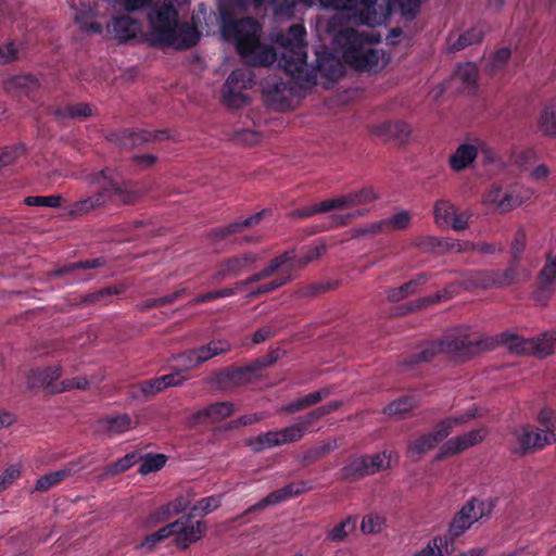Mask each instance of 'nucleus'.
Segmentation results:
<instances>
[{
    "instance_id": "nucleus-3",
    "label": "nucleus",
    "mask_w": 556,
    "mask_h": 556,
    "mask_svg": "<svg viewBox=\"0 0 556 556\" xmlns=\"http://www.w3.org/2000/svg\"><path fill=\"white\" fill-rule=\"evenodd\" d=\"M306 36L305 28L302 25H292L287 34L278 37L277 45L280 58L278 66L291 77L313 83L316 79V70L329 79H338L343 75V65L341 61L330 53H317L316 68L309 67L306 58Z\"/></svg>"
},
{
    "instance_id": "nucleus-55",
    "label": "nucleus",
    "mask_w": 556,
    "mask_h": 556,
    "mask_svg": "<svg viewBox=\"0 0 556 556\" xmlns=\"http://www.w3.org/2000/svg\"><path fill=\"white\" fill-rule=\"evenodd\" d=\"M21 471V464L9 466L0 476V492L12 485V483L20 478Z\"/></svg>"
},
{
    "instance_id": "nucleus-39",
    "label": "nucleus",
    "mask_w": 556,
    "mask_h": 556,
    "mask_svg": "<svg viewBox=\"0 0 556 556\" xmlns=\"http://www.w3.org/2000/svg\"><path fill=\"white\" fill-rule=\"evenodd\" d=\"M477 78V66L471 62L459 65L455 72V79L459 80L467 88L475 87Z\"/></svg>"
},
{
    "instance_id": "nucleus-9",
    "label": "nucleus",
    "mask_w": 556,
    "mask_h": 556,
    "mask_svg": "<svg viewBox=\"0 0 556 556\" xmlns=\"http://www.w3.org/2000/svg\"><path fill=\"white\" fill-rule=\"evenodd\" d=\"M556 442V433L541 428L517 426L510 433V445L515 453H528L542 450Z\"/></svg>"
},
{
    "instance_id": "nucleus-59",
    "label": "nucleus",
    "mask_w": 556,
    "mask_h": 556,
    "mask_svg": "<svg viewBox=\"0 0 556 556\" xmlns=\"http://www.w3.org/2000/svg\"><path fill=\"white\" fill-rule=\"evenodd\" d=\"M286 89V84L276 76L268 77L263 83V91L268 96H278Z\"/></svg>"
},
{
    "instance_id": "nucleus-45",
    "label": "nucleus",
    "mask_w": 556,
    "mask_h": 556,
    "mask_svg": "<svg viewBox=\"0 0 556 556\" xmlns=\"http://www.w3.org/2000/svg\"><path fill=\"white\" fill-rule=\"evenodd\" d=\"M381 233H387L384 219L368 223L353 230L355 238L375 237Z\"/></svg>"
},
{
    "instance_id": "nucleus-30",
    "label": "nucleus",
    "mask_w": 556,
    "mask_h": 556,
    "mask_svg": "<svg viewBox=\"0 0 556 556\" xmlns=\"http://www.w3.org/2000/svg\"><path fill=\"white\" fill-rule=\"evenodd\" d=\"M75 471L73 466H68L55 471H51L37 480L35 490L39 492H45L51 489L52 486L59 484L67 477H70Z\"/></svg>"
},
{
    "instance_id": "nucleus-20",
    "label": "nucleus",
    "mask_w": 556,
    "mask_h": 556,
    "mask_svg": "<svg viewBox=\"0 0 556 556\" xmlns=\"http://www.w3.org/2000/svg\"><path fill=\"white\" fill-rule=\"evenodd\" d=\"M306 490V484L303 482L290 483L281 489L274 491L273 493L268 494L266 497L261 500L258 503L248 508L245 510V515L256 510H261L267 506L285 502L289 498L302 494Z\"/></svg>"
},
{
    "instance_id": "nucleus-33",
    "label": "nucleus",
    "mask_w": 556,
    "mask_h": 556,
    "mask_svg": "<svg viewBox=\"0 0 556 556\" xmlns=\"http://www.w3.org/2000/svg\"><path fill=\"white\" fill-rule=\"evenodd\" d=\"M341 405V402L333 401L328 403L327 405L320 406L311 413H308L306 416L299 419V425H301L305 432L307 431V427L314 425L317 420L325 417L326 415H329L330 413L337 410Z\"/></svg>"
},
{
    "instance_id": "nucleus-61",
    "label": "nucleus",
    "mask_w": 556,
    "mask_h": 556,
    "mask_svg": "<svg viewBox=\"0 0 556 556\" xmlns=\"http://www.w3.org/2000/svg\"><path fill=\"white\" fill-rule=\"evenodd\" d=\"M382 523L381 517L368 515L363 518L361 528L364 533H375L381 530Z\"/></svg>"
},
{
    "instance_id": "nucleus-38",
    "label": "nucleus",
    "mask_w": 556,
    "mask_h": 556,
    "mask_svg": "<svg viewBox=\"0 0 556 556\" xmlns=\"http://www.w3.org/2000/svg\"><path fill=\"white\" fill-rule=\"evenodd\" d=\"M383 219L386 223L387 232L393 230H405L410 226L412 223V216L405 210L397 211L391 216Z\"/></svg>"
},
{
    "instance_id": "nucleus-62",
    "label": "nucleus",
    "mask_w": 556,
    "mask_h": 556,
    "mask_svg": "<svg viewBox=\"0 0 556 556\" xmlns=\"http://www.w3.org/2000/svg\"><path fill=\"white\" fill-rule=\"evenodd\" d=\"M211 354V357L227 353L231 349V344L227 340H212L206 345H204Z\"/></svg>"
},
{
    "instance_id": "nucleus-24",
    "label": "nucleus",
    "mask_w": 556,
    "mask_h": 556,
    "mask_svg": "<svg viewBox=\"0 0 556 556\" xmlns=\"http://www.w3.org/2000/svg\"><path fill=\"white\" fill-rule=\"evenodd\" d=\"M233 413V405L230 402H219L198 410L192 416L193 422H215Z\"/></svg>"
},
{
    "instance_id": "nucleus-51",
    "label": "nucleus",
    "mask_w": 556,
    "mask_h": 556,
    "mask_svg": "<svg viewBox=\"0 0 556 556\" xmlns=\"http://www.w3.org/2000/svg\"><path fill=\"white\" fill-rule=\"evenodd\" d=\"M25 203L29 206L59 207L62 203V197L56 194L27 197Z\"/></svg>"
},
{
    "instance_id": "nucleus-40",
    "label": "nucleus",
    "mask_w": 556,
    "mask_h": 556,
    "mask_svg": "<svg viewBox=\"0 0 556 556\" xmlns=\"http://www.w3.org/2000/svg\"><path fill=\"white\" fill-rule=\"evenodd\" d=\"M167 457L164 454H148L143 457L139 467L141 475L159 471L166 464Z\"/></svg>"
},
{
    "instance_id": "nucleus-37",
    "label": "nucleus",
    "mask_w": 556,
    "mask_h": 556,
    "mask_svg": "<svg viewBox=\"0 0 556 556\" xmlns=\"http://www.w3.org/2000/svg\"><path fill=\"white\" fill-rule=\"evenodd\" d=\"M426 280L427 277L425 275H420L417 279L410 280L399 288L390 290L388 298L391 301H400L408 294L414 293L419 286L426 282Z\"/></svg>"
},
{
    "instance_id": "nucleus-1",
    "label": "nucleus",
    "mask_w": 556,
    "mask_h": 556,
    "mask_svg": "<svg viewBox=\"0 0 556 556\" xmlns=\"http://www.w3.org/2000/svg\"><path fill=\"white\" fill-rule=\"evenodd\" d=\"M215 16L204 4H199L192 14V25L178 21V12L167 0L161 7H154L148 14L149 30H142L141 23L128 15H118L108 24L109 34L118 42L144 39L154 47L187 49L194 46L199 38L202 21Z\"/></svg>"
},
{
    "instance_id": "nucleus-56",
    "label": "nucleus",
    "mask_w": 556,
    "mask_h": 556,
    "mask_svg": "<svg viewBox=\"0 0 556 556\" xmlns=\"http://www.w3.org/2000/svg\"><path fill=\"white\" fill-rule=\"evenodd\" d=\"M538 421L543 427L544 431H552L556 433V415L549 408H543L538 415Z\"/></svg>"
},
{
    "instance_id": "nucleus-53",
    "label": "nucleus",
    "mask_w": 556,
    "mask_h": 556,
    "mask_svg": "<svg viewBox=\"0 0 556 556\" xmlns=\"http://www.w3.org/2000/svg\"><path fill=\"white\" fill-rule=\"evenodd\" d=\"M222 505V495H212L200 500L195 506L191 508L193 513L200 510L202 515H207L216 510Z\"/></svg>"
},
{
    "instance_id": "nucleus-5",
    "label": "nucleus",
    "mask_w": 556,
    "mask_h": 556,
    "mask_svg": "<svg viewBox=\"0 0 556 556\" xmlns=\"http://www.w3.org/2000/svg\"><path fill=\"white\" fill-rule=\"evenodd\" d=\"M491 342L483 339L478 332L463 327L450 331L443 340L426 344L422 350L414 356L413 363L431 362L438 354H446L456 359H466L472 355L489 350Z\"/></svg>"
},
{
    "instance_id": "nucleus-42",
    "label": "nucleus",
    "mask_w": 556,
    "mask_h": 556,
    "mask_svg": "<svg viewBox=\"0 0 556 556\" xmlns=\"http://www.w3.org/2000/svg\"><path fill=\"white\" fill-rule=\"evenodd\" d=\"M263 216V212L252 215L239 222H235L228 226L222 227L217 230L216 235L219 237H226L230 233H235L241 230L242 227H250L256 225Z\"/></svg>"
},
{
    "instance_id": "nucleus-26",
    "label": "nucleus",
    "mask_w": 556,
    "mask_h": 556,
    "mask_svg": "<svg viewBox=\"0 0 556 556\" xmlns=\"http://www.w3.org/2000/svg\"><path fill=\"white\" fill-rule=\"evenodd\" d=\"M492 505L480 498H471L460 509L459 514L469 525H473L478 520L491 513Z\"/></svg>"
},
{
    "instance_id": "nucleus-12",
    "label": "nucleus",
    "mask_w": 556,
    "mask_h": 556,
    "mask_svg": "<svg viewBox=\"0 0 556 556\" xmlns=\"http://www.w3.org/2000/svg\"><path fill=\"white\" fill-rule=\"evenodd\" d=\"M392 458L393 453L387 451L371 456L354 458L349 465L342 468L341 477L344 480H349L374 475L380 470L389 468L391 466Z\"/></svg>"
},
{
    "instance_id": "nucleus-22",
    "label": "nucleus",
    "mask_w": 556,
    "mask_h": 556,
    "mask_svg": "<svg viewBox=\"0 0 556 556\" xmlns=\"http://www.w3.org/2000/svg\"><path fill=\"white\" fill-rule=\"evenodd\" d=\"M371 132L383 140L404 143L410 136V127L402 121L382 122L371 127Z\"/></svg>"
},
{
    "instance_id": "nucleus-7",
    "label": "nucleus",
    "mask_w": 556,
    "mask_h": 556,
    "mask_svg": "<svg viewBox=\"0 0 556 556\" xmlns=\"http://www.w3.org/2000/svg\"><path fill=\"white\" fill-rule=\"evenodd\" d=\"M534 191L521 184L491 185L482 195L484 205L491 206L500 213L513 211L529 201Z\"/></svg>"
},
{
    "instance_id": "nucleus-13",
    "label": "nucleus",
    "mask_w": 556,
    "mask_h": 556,
    "mask_svg": "<svg viewBox=\"0 0 556 556\" xmlns=\"http://www.w3.org/2000/svg\"><path fill=\"white\" fill-rule=\"evenodd\" d=\"M479 152L484 155L488 162L496 160V153L484 141L475 139L471 142L459 144L451 154L448 164L454 172H462L475 162Z\"/></svg>"
},
{
    "instance_id": "nucleus-18",
    "label": "nucleus",
    "mask_w": 556,
    "mask_h": 556,
    "mask_svg": "<svg viewBox=\"0 0 556 556\" xmlns=\"http://www.w3.org/2000/svg\"><path fill=\"white\" fill-rule=\"evenodd\" d=\"M175 523H179V526L175 528V542L181 549H185L191 543L199 541L206 530V525L204 522H192L189 518H180L176 520Z\"/></svg>"
},
{
    "instance_id": "nucleus-36",
    "label": "nucleus",
    "mask_w": 556,
    "mask_h": 556,
    "mask_svg": "<svg viewBox=\"0 0 556 556\" xmlns=\"http://www.w3.org/2000/svg\"><path fill=\"white\" fill-rule=\"evenodd\" d=\"M164 390V384H162L160 378L147 380L134 386L132 397H151Z\"/></svg>"
},
{
    "instance_id": "nucleus-29",
    "label": "nucleus",
    "mask_w": 556,
    "mask_h": 556,
    "mask_svg": "<svg viewBox=\"0 0 556 556\" xmlns=\"http://www.w3.org/2000/svg\"><path fill=\"white\" fill-rule=\"evenodd\" d=\"M61 376V368L53 366L43 370H31L27 377V384L30 388L48 387Z\"/></svg>"
},
{
    "instance_id": "nucleus-44",
    "label": "nucleus",
    "mask_w": 556,
    "mask_h": 556,
    "mask_svg": "<svg viewBox=\"0 0 556 556\" xmlns=\"http://www.w3.org/2000/svg\"><path fill=\"white\" fill-rule=\"evenodd\" d=\"M471 525H469L464 518H462L460 514L457 513L452 519L448 531L444 536H447L450 540V548L454 549L453 543L454 540L465 533Z\"/></svg>"
},
{
    "instance_id": "nucleus-23",
    "label": "nucleus",
    "mask_w": 556,
    "mask_h": 556,
    "mask_svg": "<svg viewBox=\"0 0 556 556\" xmlns=\"http://www.w3.org/2000/svg\"><path fill=\"white\" fill-rule=\"evenodd\" d=\"M477 408L471 407L462 414H455L441 420L433 429L437 438L442 442L455 430L472 420L477 416Z\"/></svg>"
},
{
    "instance_id": "nucleus-41",
    "label": "nucleus",
    "mask_w": 556,
    "mask_h": 556,
    "mask_svg": "<svg viewBox=\"0 0 556 556\" xmlns=\"http://www.w3.org/2000/svg\"><path fill=\"white\" fill-rule=\"evenodd\" d=\"M355 526L356 519L349 517L344 521L332 528L328 532L327 538L333 542L343 541L355 529Z\"/></svg>"
},
{
    "instance_id": "nucleus-19",
    "label": "nucleus",
    "mask_w": 556,
    "mask_h": 556,
    "mask_svg": "<svg viewBox=\"0 0 556 556\" xmlns=\"http://www.w3.org/2000/svg\"><path fill=\"white\" fill-rule=\"evenodd\" d=\"M556 289V264L546 258L545 264L538 276V288L533 298L540 304H546Z\"/></svg>"
},
{
    "instance_id": "nucleus-32",
    "label": "nucleus",
    "mask_w": 556,
    "mask_h": 556,
    "mask_svg": "<svg viewBox=\"0 0 556 556\" xmlns=\"http://www.w3.org/2000/svg\"><path fill=\"white\" fill-rule=\"evenodd\" d=\"M450 540L447 536H434L421 551L413 556H444L450 555Z\"/></svg>"
},
{
    "instance_id": "nucleus-43",
    "label": "nucleus",
    "mask_w": 556,
    "mask_h": 556,
    "mask_svg": "<svg viewBox=\"0 0 556 556\" xmlns=\"http://www.w3.org/2000/svg\"><path fill=\"white\" fill-rule=\"evenodd\" d=\"M138 458L139 457L136 453H129V454L125 455L124 457L117 459L116 462L110 464L105 468V475H109V476L119 475V473L126 471L127 469H129L130 467H132L137 463Z\"/></svg>"
},
{
    "instance_id": "nucleus-6",
    "label": "nucleus",
    "mask_w": 556,
    "mask_h": 556,
    "mask_svg": "<svg viewBox=\"0 0 556 556\" xmlns=\"http://www.w3.org/2000/svg\"><path fill=\"white\" fill-rule=\"evenodd\" d=\"M86 179L90 187H97L99 188V191L91 197L72 204L70 208L71 215L87 214L90 211L104 205L112 199L124 203H128L134 200V194L127 192L121 185L117 174L109 168L90 174Z\"/></svg>"
},
{
    "instance_id": "nucleus-58",
    "label": "nucleus",
    "mask_w": 556,
    "mask_h": 556,
    "mask_svg": "<svg viewBox=\"0 0 556 556\" xmlns=\"http://www.w3.org/2000/svg\"><path fill=\"white\" fill-rule=\"evenodd\" d=\"M61 114L68 117H87L92 114V108L87 103H76L67 106Z\"/></svg>"
},
{
    "instance_id": "nucleus-49",
    "label": "nucleus",
    "mask_w": 556,
    "mask_h": 556,
    "mask_svg": "<svg viewBox=\"0 0 556 556\" xmlns=\"http://www.w3.org/2000/svg\"><path fill=\"white\" fill-rule=\"evenodd\" d=\"M281 444H288L300 441L304 434L305 429L299 422L278 430Z\"/></svg>"
},
{
    "instance_id": "nucleus-16",
    "label": "nucleus",
    "mask_w": 556,
    "mask_h": 556,
    "mask_svg": "<svg viewBox=\"0 0 556 556\" xmlns=\"http://www.w3.org/2000/svg\"><path fill=\"white\" fill-rule=\"evenodd\" d=\"M517 352L531 354L538 358H544L553 354L556 346V330H548L531 339L514 338Z\"/></svg>"
},
{
    "instance_id": "nucleus-46",
    "label": "nucleus",
    "mask_w": 556,
    "mask_h": 556,
    "mask_svg": "<svg viewBox=\"0 0 556 556\" xmlns=\"http://www.w3.org/2000/svg\"><path fill=\"white\" fill-rule=\"evenodd\" d=\"M458 286L451 285L448 288L444 289L443 291H440L431 296H426L417 301L416 308H424L428 305L439 303L442 301H446L450 298L453 296L454 293H456Z\"/></svg>"
},
{
    "instance_id": "nucleus-60",
    "label": "nucleus",
    "mask_w": 556,
    "mask_h": 556,
    "mask_svg": "<svg viewBox=\"0 0 556 556\" xmlns=\"http://www.w3.org/2000/svg\"><path fill=\"white\" fill-rule=\"evenodd\" d=\"M470 251L483 253V254H495L504 251V247L496 242H478L470 245Z\"/></svg>"
},
{
    "instance_id": "nucleus-31",
    "label": "nucleus",
    "mask_w": 556,
    "mask_h": 556,
    "mask_svg": "<svg viewBox=\"0 0 556 556\" xmlns=\"http://www.w3.org/2000/svg\"><path fill=\"white\" fill-rule=\"evenodd\" d=\"M441 441L432 430L429 433L419 435L418 438L409 441L408 451L414 455H424L434 448Z\"/></svg>"
},
{
    "instance_id": "nucleus-57",
    "label": "nucleus",
    "mask_w": 556,
    "mask_h": 556,
    "mask_svg": "<svg viewBox=\"0 0 556 556\" xmlns=\"http://www.w3.org/2000/svg\"><path fill=\"white\" fill-rule=\"evenodd\" d=\"M177 361L179 362V371H189L200 366L194 349L178 355Z\"/></svg>"
},
{
    "instance_id": "nucleus-17",
    "label": "nucleus",
    "mask_w": 556,
    "mask_h": 556,
    "mask_svg": "<svg viewBox=\"0 0 556 556\" xmlns=\"http://www.w3.org/2000/svg\"><path fill=\"white\" fill-rule=\"evenodd\" d=\"M261 260V255L254 252H247L222 262L214 273L212 280L215 282L237 277L247 271L251 265Z\"/></svg>"
},
{
    "instance_id": "nucleus-25",
    "label": "nucleus",
    "mask_w": 556,
    "mask_h": 556,
    "mask_svg": "<svg viewBox=\"0 0 556 556\" xmlns=\"http://www.w3.org/2000/svg\"><path fill=\"white\" fill-rule=\"evenodd\" d=\"M331 394V389L326 387L318 391L311 392L302 397H299L281 408V412L287 414H293L295 412L303 410L309 406H313L324 399H327Z\"/></svg>"
},
{
    "instance_id": "nucleus-28",
    "label": "nucleus",
    "mask_w": 556,
    "mask_h": 556,
    "mask_svg": "<svg viewBox=\"0 0 556 556\" xmlns=\"http://www.w3.org/2000/svg\"><path fill=\"white\" fill-rule=\"evenodd\" d=\"M540 131L548 137H556V100L547 101L538 119Z\"/></svg>"
},
{
    "instance_id": "nucleus-21",
    "label": "nucleus",
    "mask_w": 556,
    "mask_h": 556,
    "mask_svg": "<svg viewBox=\"0 0 556 556\" xmlns=\"http://www.w3.org/2000/svg\"><path fill=\"white\" fill-rule=\"evenodd\" d=\"M138 424V419H134L127 414L109 416L98 421L97 431L113 438L136 428Z\"/></svg>"
},
{
    "instance_id": "nucleus-48",
    "label": "nucleus",
    "mask_w": 556,
    "mask_h": 556,
    "mask_svg": "<svg viewBox=\"0 0 556 556\" xmlns=\"http://www.w3.org/2000/svg\"><path fill=\"white\" fill-rule=\"evenodd\" d=\"M413 406L414 402L410 397H402L389 404L383 412L391 417H401L409 412Z\"/></svg>"
},
{
    "instance_id": "nucleus-27",
    "label": "nucleus",
    "mask_w": 556,
    "mask_h": 556,
    "mask_svg": "<svg viewBox=\"0 0 556 556\" xmlns=\"http://www.w3.org/2000/svg\"><path fill=\"white\" fill-rule=\"evenodd\" d=\"M189 505V501L182 497L175 500L167 505L160 507L157 510L152 513L149 517H147L144 525L146 526H154L157 522L168 518L172 515H176L185 510Z\"/></svg>"
},
{
    "instance_id": "nucleus-10",
    "label": "nucleus",
    "mask_w": 556,
    "mask_h": 556,
    "mask_svg": "<svg viewBox=\"0 0 556 556\" xmlns=\"http://www.w3.org/2000/svg\"><path fill=\"white\" fill-rule=\"evenodd\" d=\"M376 199L372 189H362L356 192L340 195L333 199L325 200L309 207L301 208L294 212V215L301 218L311 217L317 213H324L331 210H348L354 206L368 203Z\"/></svg>"
},
{
    "instance_id": "nucleus-54",
    "label": "nucleus",
    "mask_w": 556,
    "mask_h": 556,
    "mask_svg": "<svg viewBox=\"0 0 556 556\" xmlns=\"http://www.w3.org/2000/svg\"><path fill=\"white\" fill-rule=\"evenodd\" d=\"M37 87V79L31 75H18L13 77L7 85L9 90H31Z\"/></svg>"
},
{
    "instance_id": "nucleus-64",
    "label": "nucleus",
    "mask_w": 556,
    "mask_h": 556,
    "mask_svg": "<svg viewBox=\"0 0 556 556\" xmlns=\"http://www.w3.org/2000/svg\"><path fill=\"white\" fill-rule=\"evenodd\" d=\"M471 242L469 241H460L457 239H446L443 240V244L440 249L452 252H464L470 251Z\"/></svg>"
},
{
    "instance_id": "nucleus-8",
    "label": "nucleus",
    "mask_w": 556,
    "mask_h": 556,
    "mask_svg": "<svg viewBox=\"0 0 556 556\" xmlns=\"http://www.w3.org/2000/svg\"><path fill=\"white\" fill-rule=\"evenodd\" d=\"M254 73L250 67L237 68L227 77L222 98L230 108H242L249 103L248 90L254 85Z\"/></svg>"
},
{
    "instance_id": "nucleus-15",
    "label": "nucleus",
    "mask_w": 556,
    "mask_h": 556,
    "mask_svg": "<svg viewBox=\"0 0 556 556\" xmlns=\"http://www.w3.org/2000/svg\"><path fill=\"white\" fill-rule=\"evenodd\" d=\"M486 432L485 428H479L451 438L440 447L435 455V460H441L460 454L469 447L479 444L485 438Z\"/></svg>"
},
{
    "instance_id": "nucleus-4",
    "label": "nucleus",
    "mask_w": 556,
    "mask_h": 556,
    "mask_svg": "<svg viewBox=\"0 0 556 556\" xmlns=\"http://www.w3.org/2000/svg\"><path fill=\"white\" fill-rule=\"evenodd\" d=\"M327 250L324 242H318L307 249L306 251L296 254L294 251H287L279 256L270 261L262 270L251 275L245 280L239 281L236 285V289H241L251 283L258 282L261 280L274 277L275 278L262 286L254 291L253 295L271 292L292 279V273L306 264L320 257Z\"/></svg>"
},
{
    "instance_id": "nucleus-2",
    "label": "nucleus",
    "mask_w": 556,
    "mask_h": 556,
    "mask_svg": "<svg viewBox=\"0 0 556 556\" xmlns=\"http://www.w3.org/2000/svg\"><path fill=\"white\" fill-rule=\"evenodd\" d=\"M265 0H219L222 37L232 43L238 53L253 65L269 66L278 60V53L261 43L260 24L251 18L232 20L231 13L242 12L249 5L261 7ZM276 15L291 16L299 0H268Z\"/></svg>"
},
{
    "instance_id": "nucleus-34",
    "label": "nucleus",
    "mask_w": 556,
    "mask_h": 556,
    "mask_svg": "<svg viewBox=\"0 0 556 556\" xmlns=\"http://www.w3.org/2000/svg\"><path fill=\"white\" fill-rule=\"evenodd\" d=\"M341 405V402L333 401L328 403L327 405L320 406L311 413H308L306 416L299 419V425H301L305 432L307 431V427L314 425L317 420L325 417L326 415H329L330 413L337 410Z\"/></svg>"
},
{
    "instance_id": "nucleus-35",
    "label": "nucleus",
    "mask_w": 556,
    "mask_h": 556,
    "mask_svg": "<svg viewBox=\"0 0 556 556\" xmlns=\"http://www.w3.org/2000/svg\"><path fill=\"white\" fill-rule=\"evenodd\" d=\"M249 445L255 452L282 445L278 431H268L249 440Z\"/></svg>"
},
{
    "instance_id": "nucleus-11",
    "label": "nucleus",
    "mask_w": 556,
    "mask_h": 556,
    "mask_svg": "<svg viewBox=\"0 0 556 556\" xmlns=\"http://www.w3.org/2000/svg\"><path fill=\"white\" fill-rule=\"evenodd\" d=\"M517 264L510 262V266L505 269H493L469 273L463 281L466 288H502L521 281V277L516 268Z\"/></svg>"
},
{
    "instance_id": "nucleus-52",
    "label": "nucleus",
    "mask_w": 556,
    "mask_h": 556,
    "mask_svg": "<svg viewBox=\"0 0 556 556\" xmlns=\"http://www.w3.org/2000/svg\"><path fill=\"white\" fill-rule=\"evenodd\" d=\"M443 244V239L433 236H419L413 239L412 245L422 252H431Z\"/></svg>"
},
{
    "instance_id": "nucleus-50",
    "label": "nucleus",
    "mask_w": 556,
    "mask_h": 556,
    "mask_svg": "<svg viewBox=\"0 0 556 556\" xmlns=\"http://www.w3.org/2000/svg\"><path fill=\"white\" fill-rule=\"evenodd\" d=\"M527 236L522 228H519L515 233L514 240L510 247L511 263L518 264L523 251L526 249Z\"/></svg>"
},
{
    "instance_id": "nucleus-63",
    "label": "nucleus",
    "mask_w": 556,
    "mask_h": 556,
    "mask_svg": "<svg viewBox=\"0 0 556 556\" xmlns=\"http://www.w3.org/2000/svg\"><path fill=\"white\" fill-rule=\"evenodd\" d=\"M22 152L23 149L18 147H10L0 150V167L8 166L14 163Z\"/></svg>"
},
{
    "instance_id": "nucleus-14",
    "label": "nucleus",
    "mask_w": 556,
    "mask_h": 556,
    "mask_svg": "<svg viewBox=\"0 0 556 556\" xmlns=\"http://www.w3.org/2000/svg\"><path fill=\"white\" fill-rule=\"evenodd\" d=\"M433 215L435 224L441 228H452L455 231L467 229L471 217L470 212L459 211L450 200L441 199L434 203Z\"/></svg>"
},
{
    "instance_id": "nucleus-47",
    "label": "nucleus",
    "mask_w": 556,
    "mask_h": 556,
    "mask_svg": "<svg viewBox=\"0 0 556 556\" xmlns=\"http://www.w3.org/2000/svg\"><path fill=\"white\" fill-rule=\"evenodd\" d=\"M484 36L483 28L480 26L473 27L459 36L457 42L453 46L454 49H463L467 46L478 43Z\"/></svg>"
}]
</instances>
